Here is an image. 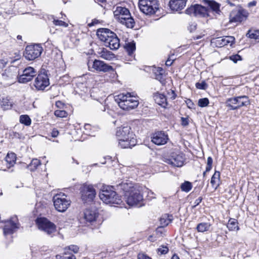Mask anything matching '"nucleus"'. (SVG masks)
<instances>
[{
  "mask_svg": "<svg viewBox=\"0 0 259 259\" xmlns=\"http://www.w3.org/2000/svg\"><path fill=\"white\" fill-rule=\"evenodd\" d=\"M116 136L119 145L122 148H131L136 144L135 135L131 131V127L127 125L118 127Z\"/></svg>",
  "mask_w": 259,
  "mask_h": 259,
  "instance_id": "nucleus-1",
  "label": "nucleus"
},
{
  "mask_svg": "<svg viewBox=\"0 0 259 259\" xmlns=\"http://www.w3.org/2000/svg\"><path fill=\"white\" fill-rule=\"evenodd\" d=\"M115 101L119 107L123 110L129 111L136 108L139 104L137 97L131 93L120 94L115 97Z\"/></svg>",
  "mask_w": 259,
  "mask_h": 259,
  "instance_id": "nucleus-2",
  "label": "nucleus"
},
{
  "mask_svg": "<svg viewBox=\"0 0 259 259\" xmlns=\"http://www.w3.org/2000/svg\"><path fill=\"white\" fill-rule=\"evenodd\" d=\"M99 197L103 202L107 204H120L122 201L113 188L103 186L99 193Z\"/></svg>",
  "mask_w": 259,
  "mask_h": 259,
  "instance_id": "nucleus-3",
  "label": "nucleus"
},
{
  "mask_svg": "<svg viewBox=\"0 0 259 259\" xmlns=\"http://www.w3.org/2000/svg\"><path fill=\"white\" fill-rule=\"evenodd\" d=\"M114 9V16L120 23L124 24L128 28H132L134 27L135 21L127 8L117 6Z\"/></svg>",
  "mask_w": 259,
  "mask_h": 259,
  "instance_id": "nucleus-4",
  "label": "nucleus"
},
{
  "mask_svg": "<svg viewBox=\"0 0 259 259\" xmlns=\"http://www.w3.org/2000/svg\"><path fill=\"white\" fill-rule=\"evenodd\" d=\"M141 188L138 187L134 188L128 194H125L127 204L131 206L141 207L144 205L143 196L141 193Z\"/></svg>",
  "mask_w": 259,
  "mask_h": 259,
  "instance_id": "nucleus-5",
  "label": "nucleus"
},
{
  "mask_svg": "<svg viewBox=\"0 0 259 259\" xmlns=\"http://www.w3.org/2000/svg\"><path fill=\"white\" fill-rule=\"evenodd\" d=\"M157 0H140L139 7L141 12L146 15H153L159 10Z\"/></svg>",
  "mask_w": 259,
  "mask_h": 259,
  "instance_id": "nucleus-6",
  "label": "nucleus"
},
{
  "mask_svg": "<svg viewBox=\"0 0 259 259\" xmlns=\"http://www.w3.org/2000/svg\"><path fill=\"white\" fill-rule=\"evenodd\" d=\"M53 201L56 209L60 212L65 211L71 203L69 198L64 193L55 195L53 197Z\"/></svg>",
  "mask_w": 259,
  "mask_h": 259,
  "instance_id": "nucleus-7",
  "label": "nucleus"
},
{
  "mask_svg": "<svg viewBox=\"0 0 259 259\" xmlns=\"http://www.w3.org/2000/svg\"><path fill=\"white\" fill-rule=\"evenodd\" d=\"M250 104L249 100L246 96H238L227 99L226 102V106L230 110H236L243 106H247Z\"/></svg>",
  "mask_w": 259,
  "mask_h": 259,
  "instance_id": "nucleus-8",
  "label": "nucleus"
},
{
  "mask_svg": "<svg viewBox=\"0 0 259 259\" xmlns=\"http://www.w3.org/2000/svg\"><path fill=\"white\" fill-rule=\"evenodd\" d=\"M42 48L39 45H30L26 47L24 56L28 60H33L41 55Z\"/></svg>",
  "mask_w": 259,
  "mask_h": 259,
  "instance_id": "nucleus-9",
  "label": "nucleus"
},
{
  "mask_svg": "<svg viewBox=\"0 0 259 259\" xmlns=\"http://www.w3.org/2000/svg\"><path fill=\"white\" fill-rule=\"evenodd\" d=\"M19 224L16 216L11 218L10 220L7 221L3 228V233L5 236L13 234L19 228Z\"/></svg>",
  "mask_w": 259,
  "mask_h": 259,
  "instance_id": "nucleus-10",
  "label": "nucleus"
},
{
  "mask_svg": "<svg viewBox=\"0 0 259 259\" xmlns=\"http://www.w3.org/2000/svg\"><path fill=\"white\" fill-rule=\"evenodd\" d=\"M39 229L44 231L48 234H51L56 231L55 225L46 218H39L36 220Z\"/></svg>",
  "mask_w": 259,
  "mask_h": 259,
  "instance_id": "nucleus-11",
  "label": "nucleus"
},
{
  "mask_svg": "<svg viewBox=\"0 0 259 259\" xmlns=\"http://www.w3.org/2000/svg\"><path fill=\"white\" fill-rule=\"evenodd\" d=\"M81 199L85 202L93 200L96 195L95 189L92 185L84 186L81 191Z\"/></svg>",
  "mask_w": 259,
  "mask_h": 259,
  "instance_id": "nucleus-12",
  "label": "nucleus"
},
{
  "mask_svg": "<svg viewBox=\"0 0 259 259\" xmlns=\"http://www.w3.org/2000/svg\"><path fill=\"white\" fill-rule=\"evenodd\" d=\"M235 41V38L231 36H226L213 38L211 41V43L216 47L221 48L225 46L229 45L232 46Z\"/></svg>",
  "mask_w": 259,
  "mask_h": 259,
  "instance_id": "nucleus-13",
  "label": "nucleus"
},
{
  "mask_svg": "<svg viewBox=\"0 0 259 259\" xmlns=\"http://www.w3.org/2000/svg\"><path fill=\"white\" fill-rule=\"evenodd\" d=\"M185 161L184 155L181 152L172 153L171 157L167 159L165 162L174 166L181 167Z\"/></svg>",
  "mask_w": 259,
  "mask_h": 259,
  "instance_id": "nucleus-14",
  "label": "nucleus"
},
{
  "mask_svg": "<svg viewBox=\"0 0 259 259\" xmlns=\"http://www.w3.org/2000/svg\"><path fill=\"white\" fill-rule=\"evenodd\" d=\"M50 84L49 79L47 74H39L34 80V85L38 90H44Z\"/></svg>",
  "mask_w": 259,
  "mask_h": 259,
  "instance_id": "nucleus-15",
  "label": "nucleus"
},
{
  "mask_svg": "<svg viewBox=\"0 0 259 259\" xmlns=\"http://www.w3.org/2000/svg\"><path fill=\"white\" fill-rule=\"evenodd\" d=\"M36 75V71L31 67H28L23 70V73L19 77L20 83H25L32 80Z\"/></svg>",
  "mask_w": 259,
  "mask_h": 259,
  "instance_id": "nucleus-16",
  "label": "nucleus"
},
{
  "mask_svg": "<svg viewBox=\"0 0 259 259\" xmlns=\"http://www.w3.org/2000/svg\"><path fill=\"white\" fill-rule=\"evenodd\" d=\"M92 66L93 68L99 72H106L107 71L114 70L112 66L109 65L105 63L104 62L99 60H95L92 63Z\"/></svg>",
  "mask_w": 259,
  "mask_h": 259,
  "instance_id": "nucleus-17",
  "label": "nucleus"
},
{
  "mask_svg": "<svg viewBox=\"0 0 259 259\" xmlns=\"http://www.w3.org/2000/svg\"><path fill=\"white\" fill-rule=\"evenodd\" d=\"M248 13L243 9L233 11L230 14V21L232 22H241L247 17Z\"/></svg>",
  "mask_w": 259,
  "mask_h": 259,
  "instance_id": "nucleus-18",
  "label": "nucleus"
},
{
  "mask_svg": "<svg viewBox=\"0 0 259 259\" xmlns=\"http://www.w3.org/2000/svg\"><path fill=\"white\" fill-rule=\"evenodd\" d=\"M151 139L152 142L157 145L166 144L168 139L167 135L163 132H157L154 133Z\"/></svg>",
  "mask_w": 259,
  "mask_h": 259,
  "instance_id": "nucleus-19",
  "label": "nucleus"
},
{
  "mask_svg": "<svg viewBox=\"0 0 259 259\" xmlns=\"http://www.w3.org/2000/svg\"><path fill=\"white\" fill-rule=\"evenodd\" d=\"M114 33L110 29L104 28L98 29L97 31L98 38L104 43L108 41Z\"/></svg>",
  "mask_w": 259,
  "mask_h": 259,
  "instance_id": "nucleus-20",
  "label": "nucleus"
},
{
  "mask_svg": "<svg viewBox=\"0 0 259 259\" xmlns=\"http://www.w3.org/2000/svg\"><path fill=\"white\" fill-rule=\"evenodd\" d=\"M187 1V0H170L169 7L172 11H179L185 7Z\"/></svg>",
  "mask_w": 259,
  "mask_h": 259,
  "instance_id": "nucleus-21",
  "label": "nucleus"
},
{
  "mask_svg": "<svg viewBox=\"0 0 259 259\" xmlns=\"http://www.w3.org/2000/svg\"><path fill=\"white\" fill-rule=\"evenodd\" d=\"M206 4L215 15L220 16L223 14V13L220 9L221 5L219 3L212 0H207Z\"/></svg>",
  "mask_w": 259,
  "mask_h": 259,
  "instance_id": "nucleus-22",
  "label": "nucleus"
},
{
  "mask_svg": "<svg viewBox=\"0 0 259 259\" xmlns=\"http://www.w3.org/2000/svg\"><path fill=\"white\" fill-rule=\"evenodd\" d=\"M105 45L110 48L111 50H117L120 46L119 39L116 34L114 33L111 38L106 43Z\"/></svg>",
  "mask_w": 259,
  "mask_h": 259,
  "instance_id": "nucleus-23",
  "label": "nucleus"
},
{
  "mask_svg": "<svg viewBox=\"0 0 259 259\" xmlns=\"http://www.w3.org/2000/svg\"><path fill=\"white\" fill-rule=\"evenodd\" d=\"M194 13L196 16L200 17H207L208 16V11L205 7L201 5H196L193 8Z\"/></svg>",
  "mask_w": 259,
  "mask_h": 259,
  "instance_id": "nucleus-24",
  "label": "nucleus"
},
{
  "mask_svg": "<svg viewBox=\"0 0 259 259\" xmlns=\"http://www.w3.org/2000/svg\"><path fill=\"white\" fill-rule=\"evenodd\" d=\"M98 213L95 209H87L84 213V218L88 222H92L96 220Z\"/></svg>",
  "mask_w": 259,
  "mask_h": 259,
  "instance_id": "nucleus-25",
  "label": "nucleus"
},
{
  "mask_svg": "<svg viewBox=\"0 0 259 259\" xmlns=\"http://www.w3.org/2000/svg\"><path fill=\"white\" fill-rule=\"evenodd\" d=\"M98 53L101 58L105 60L110 61L112 60L115 58L114 54L105 48L102 49Z\"/></svg>",
  "mask_w": 259,
  "mask_h": 259,
  "instance_id": "nucleus-26",
  "label": "nucleus"
},
{
  "mask_svg": "<svg viewBox=\"0 0 259 259\" xmlns=\"http://www.w3.org/2000/svg\"><path fill=\"white\" fill-rule=\"evenodd\" d=\"M154 100L158 104L165 108L167 105V98L165 95L157 93L154 96Z\"/></svg>",
  "mask_w": 259,
  "mask_h": 259,
  "instance_id": "nucleus-27",
  "label": "nucleus"
},
{
  "mask_svg": "<svg viewBox=\"0 0 259 259\" xmlns=\"http://www.w3.org/2000/svg\"><path fill=\"white\" fill-rule=\"evenodd\" d=\"M119 186L120 188L123 190V191L125 192V194H128L134 188H137L138 187L136 186H134L133 184L131 182H122L119 184Z\"/></svg>",
  "mask_w": 259,
  "mask_h": 259,
  "instance_id": "nucleus-28",
  "label": "nucleus"
},
{
  "mask_svg": "<svg viewBox=\"0 0 259 259\" xmlns=\"http://www.w3.org/2000/svg\"><path fill=\"white\" fill-rule=\"evenodd\" d=\"M220 172L215 171L210 180V184L212 187L216 189L220 185Z\"/></svg>",
  "mask_w": 259,
  "mask_h": 259,
  "instance_id": "nucleus-29",
  "label": "nucleus"
},
{
  "mask_svg": "<svg viewBox=\"0 0 259 259\" xmlns=\"http://www.w3.org/2000/svg\"><path fill=\"white\" fill-rule=\"evenodd\" d=\"M153 71L155 74V78L157 80H158L161 82L163 81V69L161 67H157L154 68L153 69Z\"/></svg>",
  "mask_w": 259,
  "mask_h": 259,
  "instance_id": "nucleus-30",
  "label": "nucleus"
},
{
  "mask_svg": "<svg viewBox=\"0 0 259 259\" xmlns=\"http://www.w3.org/2000/svg\"><path fill=\"white\" fill-rule=\"evenodd\" d=\"M6 161L9 165V167L13 166L16 160V156L14 153H8L5 158Z\"/></svg>",
  "mask_w": 259,
  "mask_h": 259,
  "instance_id": "nucleus-31",
  "label": "nucleus"
},
{
  "mask_svg": "<svg viewBox=\"0 0 259 259\" xmlns=\"http://www.w3.org/2000/svg\"><path fill=\"white\" fill-rule=\"evenodd\" d=\"M210 224L209 223H201L197 225L196 229L198 232H204L208 231L210 227Z\"/></svg>",
  "mask_w": 259,
  "mask_h": 259,
  "instance_id": "nucleus-32",
  "label": "nucleus"
},
{
  "mask_svg": "<svg viewBox=\"0 0 259 259\" xmlns=\"http://www.w3.org/2000/svg\"><path fill=\"white\" fill-rule=\"evenodd\" d=\"M172 219L171 215L164 214L160 219V224L163 227L166 226L172 222Z\"/></svg>",
  "mask_w": 259,
  "mask_h": 259,
  "instance_id": "nucleus-33",
  "label": "nucleus"
},
{
  "mask_svg": "<svg viewBox=\"0 0 259 259\" xmlns=\"http://www.w3.org/2000/svg\"><path fill=\"white\" fill-rule=\"evenodd\" d=\"M238 223L237 220L234 219H231L229 220L228 225L227 228L229 230L234 231V230H238L239 227L237 225Z\"/></svg>",
  "mask_w": 259,
  "mask_h": 259,
  "instance_id": "nucleus-34",
  "label": "nucleus"
},
{
  "mask_svg": "<svg viewBox=\"0 0 259 259\" xmlns=\"http://www.w3.org/2000/svg\"><path fill=\"white\" fill-rule=\"evenodd\" d=\"M248 37L254 39L256 41H259V30H249L247 33Z\"/></svg>",
  "mask_w": 259,
  "mask_h": 259,
  "instance_id": "nucleus-35",
  "label": "nucleus"
},
{
  "mask_svg": "<svg viewBox=\"0 0 259 259\" xmlns=\"http://www.w3.org/2000/svg\"><path fill=\"white\" fill-rule=\"evenodd\" d=\"M192 188V184L186 181L182 183L181 185V189L183 191L188 192L190 191Z\"/></svg>",
  "mask_w": 259,
  "mask_h": 259,
  "instance_id": "nucleus-36",
  "label": "nucleus"
},
{
  "mask_svg": "<svg viewBox=\"0 0 259 259\" xmlns=\"http://www.w3.org/2000/svg\"><path fill=\"white\" fill-rule=\"evenodd\" d=\"M20 122L26 125H29L31 124V119L27 115H22L20 117Z\"/></svg>",
  "mask_w": 259,
  "mask_h": 259,
  "instance_id": "nucleus-37",
  "label": "nucleus"
},
{
  "mask_svg": "<svg viewBox=\"0 0 259 259\" xmlns=\"http://www.w3.org/2000/svg\"><path fill=\"white\" fill-rule=\"evenodd\" d=\"M125 48L129 54H132L136 49V45L134 42H128L125 44Z\"/></svg>",
  "mask_w": 259,
  "mask_h": 259,
  "instance_id": "nucleus-38",
  "label": "nucleus"
},
{
  "mask_svg": "<svg viewBox=\"0 0 259 259\" xmlns=\"http://www.w3.org/2000/svg\"><path fill=\"white\" fill-rule=\"evenodd\" d=\"M40 164V161L37 159H33L32 160L29 166L31 169H35L36 167Z\"/></svg>",
  "mask_w": 259,
  "mask_h": 259,
  "instance_id": "nucleus-39",
  "label": "nucleus"
},
{
  "mask_svg": "<svg viewBox=\"0 0 259 259\" xmlns=\"http://www.w3.org/2000/svg\"><path fill=\"white\" fill-rule=\"evenodd\" d=\"M209 104V100L207 98H204L198 100V104L201 107H206Z\"/></svg>",
  "mask_w": 259,
  "mask_h": 259,
  "instance_id": "nucleus-40",
  "label": "nucleus"
},
{
  "mask_svg": "<svg viewBox=\"0 0 259 259\" xmlns=\"http://www.w3.org/2000/svg\"><path fill=\"white\" fill-rule=\"evenodd\" d=\"M54 114L56 116L60 118L65 117L67 115V113L65 111L60 110H56L54 112Z\"/></svg>",
  "mask_w": 259,
  "mask_h": 259,
  "instance_id": "nucleus-41",
  "label": "nucleus"
},
{
  "mask_svg": "<svg viewBox=\"0 0 259 259\" xmlns=\"http://www.w3.org/2000/svg\"><path fill=\"white\" fill-rule=\"evenodd\" d=\"M53 22V24L56 26H64L65 27H67L68 26L67 23L62 20L54 19Z\"/></svg>",
  "mask_w": 259,
  "mask_h": 259,
  "instance_id": "nucleus-42",
  "label": "nucleus"
},
{
  "mask_svg": "<svg viewBox=\"0 0 259 259\" xmlns=\"http://www.w3.org/2000/svg\"><path fill=\"white\" fill-rule=\"evenodd\" d=\"M176 94L175 93L174 91H173L172 90H169V91H167L166 98L174 100L176 98Z\"/></svg>",
  "mask_w": 259,
  "mask_h": 259,
  "instance_id": "nucleus-43",
  "label": "nucleus"
},
{
  "mask_svg": "<svg viewBox=\"0 0 259 259\" xmlns=\"http://www.w3.org/2000/svg\"><path fill=\"white\" fill-rule=\"evenodd\" d=\"M196 87L198 89L205 90L207 87V84L205 81L197 82L196 83Z\"/></svg>",
  "mask_w": 259,
  "mask_h": 259,
  "instance_id": "nucleus-44",
  "label": "nucleus"
},
{
  "mask_svg": "<svg viewBox=\"0 0 259 259\" xmlns=\"http://www.w3.org/2000/svg\"><path fill=\"white\" fill-rule=\"evenodd\" d=\"M56 258L57 259H76V257L74 255H72L71 256H65L64 254L63 255H61V254L57 255Z\"/></svg>",
  "mask_w": 259,
  "mask_h": 259,
  "instance_id": "nucleus-45",
  "label": "nucleus"
},
{
  "mask_svg": "<svg viewBox=\"0 0 259 259\" xmlns=\"http://www.w3.org/2000/svg\"><path fill=\"white\" fill-rule=\"evenodd\" d=\"M168 249L166 246H161L157 249L158 253L161 254H166L168 252Z\"/></svg>",
  "mask_w": 259,
  "mask_h": 259,
  "instance_id": "nucleus-46",
  "label": "nucleus"
},
{
  "mask_svg": "<svg viewBox=\"0 0 259 259\" xmlns=\"http://www.w3.org/2000/svg\"><path fill=\"white\" fill-rule=\"evenodd\" d=\"M84 132L85 134L90 135V136H94L91 132H90V130L91 129V125L89 124H85L84 126Z\"/></svg>",
  "mask_w": 259,
  "mask_h": 259,
  "instance_id": "nucleus-47",
  "label": "nucleus"
},
{
  "mask_svg": "<svg viewBox=\"0 0 259 259\" xmlns=\"http://www.w3.org/2000/svg\"><path fill=\"white\" fill-rule=\"evenodd\" d=\"M68 250L74 253H77L78 252L79 248L76 245H71L68 246Z\"/></svg>",
  "mask_w": 259,
  "mask_h": 259,
  "instance_id": "nucleus-48",
  "label": "nucleus"
},
{
  "mask_svg": "<svg viewBox=\"0 0 259 259\" xmlns=\"http://www.w3.org/2000/svg\"><path fill=\"white\" fill-rule=\"evenodd\" d=\"M230 59L233 61L234 63H236L237 61L241 60V57L239 55H232L230 57Z\"/></svg>",
  "mask_w": 259,
  "mask_h": 259,
  "instance_id": "nucleus-49",
  "label": "nucleus"
},
{
  "mask_svg": "<svg viewBox=\"0 0 259 259\" xmlns=\"http://www.w3.org/2000/svg\"><path fill=\"white\" fill-rule=\"evenodd\" d=\"M138 259H152L144 253H139L138 255Z\"/></svg>",
  "mask_w": 259,
  "mask_h": 259,
  "instance_id": "nucleus-50",
  "label": "nucleus"
},
{
  "mask_svg": "<svg viewBox=\"0 0 259 259\" xmlns=\"http://www.w3.org/2000/svg\"><path fill=\"white\" fill-rule=\"evenodd\" d=\"M8 61L5 59H0V69L4 68Z\"/></svg>",
  "mask_w": 259,
  "mask_h": 259,
  "instance_id": "nucleus-51",
  "label": "nucleus"
},
{
  "mask_svg": "<svg viewBox=\"0 0 259 259\" xmlns=\"http://www.w3.org/2000/svg\"><path fill=\"white\" fill-rule=\"evenodd\" d=\"M64 255L65 256H68V255H69V256H71L73 255L72 254H71V251L68 250V247H66L64 249Z\"/></svg>",
  "mask_w": 259,
  "mask_h": 259,
  "instance_id": "nucleus-52",
  "label": "nucleus"
},
{
  "mask_svg": "<svg viewBox=\"0 0 259 259\" xmlns=\"http://www.w3.org/2000/svg\"><path fill=\"white\" fill-rule=\"evenodd\" d=\"M181 121L182 124L184 126H186L188 124V120L187 118L182 117Z\"/></svg>",
  "mask_w": 259,
  "mask_h": 259,
  "instance_id": "nucleus-53",
  "label": "nucleus"
},
{
  "mask_svg": "<svg viewBox=\"0 0 259 259\" xmlns=\"http://www.w3.org/2000/svg\"><path fill=\"white\" fill-rule=\"evenodd\" d=\"M175 60V59H170L168 58L165 62V65L168 66H171Z\"/></svg>",
  "mask_w": 259,
  "mask_h": 259,
  "instance_id": "nucleus-54",
  "label": "nucleus"
},
{
  "mask_svg": "<svg viewBox=\"0 0 259 259\" xmlns=\"http://www.w3.org/2000/svg\"><path fill=\"white\" fill-rule=\"evenodd\" d=\"M53 137H57L59 135V131L56 129H54L51 133Z\"/></svg>",
  "mask_w": 259,
  "mask_h": 259,
  "instance_id": "nucleus-55",
  "label": "nucleus"
},
{
  "mask_svg": "<svg viewBox=\"0 0 259 259\" xmlns=\"http://www.w3.org/2000/svg\"><path fill=\"white\" fill-rule=\"evenodd\" d=\"M202 198L201 197H199L197 199L195 200L194 202V207L198 205L202 201Z\"/></svg>",
  "mask_w": 259,
  "mask_h": 259,
  "instance_id": "nucleus-56",
  "label": "nucleus"
},
{
  "mask_svg": "<svg viewBox=\"0 0 259 259\" xmlns=\"http://www.w3.org/2000/svg\"><path fill=\"white\" fill-rule=\"evenodd\" d=\"M187 105L189 108H192L194 105L193 103L190 100H188L186 102Z\"/></svg>",
  "mask_w": 259,
  "mask_h": 259,
  "instance_id": "nucleus-57",
  "label": "nucleus"
},
{
  "mask_svg": "<svg viewBox=\"0 0 259 259\" xmlns=\"http://www.w3.org/2000/svg\"><path fill=\"white\" fill-rule=\"evenodd\" d=\"M212 159L211 157H208L207 159V165H212Z\"/></svg>",
  "mask_w": 259,
  "mask_h": 259,
  "instance_id": "nucleus-58",
  "label": "nucleus"
},
{
  "mask_svg": "<svg viewBox=\"0 0 259 259\" xmlns=\"http://www.w3.org/2000/svg\"><path fill=\"white\" fill-rule=\"evenodd\" d=\"M256 4V2L255 1H253V2H250L249 3H248V6L249 7H252V6H255Z\"/></svg>",
  "mask_w": 259,
  "mask_h": 259,
  "instance_id": "nucleus-59",
  "label": "nucleus"
},
{
  "mask_svg": "<svg viewBox=\"0 0 259 259\" xmlns=\"http://www.w3.org/2000/svg\"><path fill=\"white\" fill-rule=\"evenodd\" d=\"M211 168H212V165H207L205 171H207V172L211 170Z\"/></svg>",
  "mask_w": 259,
  "mask_h": 259,
  "instance_id": "nucleus-60",
  "label": "nucleus"
},
{
  "mask_svg": "<svg viewBox=\"0 0 259 259\" xmlns=\"http://www.w3.org/2000/svg\"><path fill=\"white\" fill-rule=\"evenodd\" d=\"M148 190V196L150 197L151 198H155V197L154 196H151L150 195H153V192H152L151 190Z\"/></svg>",
  "mask_w": 259,
  "mask_h": 259,
  "instance_id": "nucleus-61",
  "label": "nucleus"
},
{
  "mask_svg": "<svg viewBox=\"0 0 259 259\" xmlns=\"http://www.w3.org/2000/svg\"><path fill=\"white\" fill-rule=\"evenodd\" d=\"M148 240L152 242H154L155 240V239L153 238V236H152V235H150L148 237Z\"/></svg>",
  "mask_w": 259,
  "mask_h": 259,
  "instance_id": "nucleus-62",
  "label": "nucleus"
},
{
  "mask_svg": "<svg viewBox=\"0 0 259 259\" xmlns=\"http://www.w3.org/2000/svg\"><path fill=\"white\" fill-rule=\"evenodd\" d=\"M171 259H180L179 256L176 255H174L172 256Z\"/></svg>",
  "mask_w": 259,
  "mask_h": 259,
  "instance_id": "nucleus-63",
  "label": "nucleus"
},
{
  "mask_svg": "<svg viewBox=\"0 0 259 259\" xmlns=\"http://www.w3.org/2000/svg\"><path fill=\"white\" fill-rule=\"evenodd\" d=\"M202 35H198V36L195 37L194 39H200L201 38H202Z\"/></svg>",
  "mask_w": 259,
  "mask_h": 259,
  "instance_id": "nucleus-64",
  "label": "nucleus"
}]
</instances>
